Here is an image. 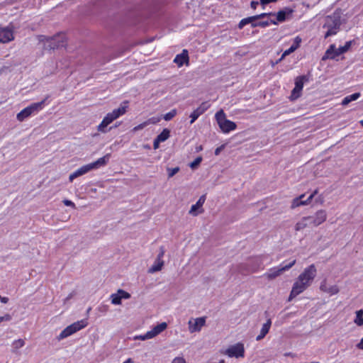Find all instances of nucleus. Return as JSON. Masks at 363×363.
<instances>
[{"instance_id":"1","label":"nucleus","mask_w":363,"mask_h":363,"mask_svg":"<svg viewBox=\"0 0 363 363\" xmlns=\"http://www.w3.org/2000/svg\"><path fill=\"white\" fill-rule=\"evenodd\" d=\"M317 274V269L314 264L304 269L294 283L288 301H292L300 294L306 291L312 284Z\"/></svg>"},{"instance_id":"2","label":"nucleus","mask_w":363,"mask_h":363,"mask_svg":"<svg viewBox=\"0 0 363 363\" xmlns=\"http://www.w3.org/2000/svg\"><path fill=\"white\" fill-rule=\"evenodd\" d=\"M274 15L272 13H262L259 15L250 16L247 18H242L238 23V28L242 29L247 24L251 23L252 28L262 27L265 28L271 24L277 25L275 20H266V21H257L269 16Z\"/></svg>"},{"instance_id":"3","label":"nucleus","mask_w":363,"mask_h":363,"mask_svg":"<svg viewBox=\"0 0 363 363\" xmlns=\"http://www.w3.org/2000/svg\"><path fill=\"white\" fill-rule=\"evenodd\" d=\"M109 155L107 154L106 155L99 158L97 160H96L94 162L87 164L86 165H84L81 167L80 168L77 169L76 171H74L73 173H72L69 177V182H72L75 178L82 176L89 171L98 169L101 167L105 166L108 160Z\"/></svg>"},{"instance_id":"4","label":"nucleus","mask_w":363,"mask_h":363,"mask_svg":"<svg viewBox=\"0 0 363 363\" xmlns=\"http://www.w3.org/2000/svg\"><path fill=\"white\" fill-rule=\"evenodd\" d=\"M341 25L340 15L339 13L334 12L332 16H327L323 25L327 31L324 35L325 38L337 34Z\"/></svg>"},{"instance_id":"5","label":"nucleus","mask_w":363,"mask_h":363,"mask_svg":"<svg viewBox=\"0 0 363 363\" xmlns=\"http://www.w3.org/2000/svg\"><path fill=\"white\" fill-rule=\"evenodd\" d=\"M49 98L48 96H47L43 100H42L40 102L37 103H33L30 106L26 107L22 111H21L16 116V118L18 121L22 122L28 117L30 116L32 114H35L38 113L40 111H41L47 101V99Z\"/></svg>"},{"instance_id":"6","label":"nucleus","mask_w":363,"mask_h":363,"mask_svg":"<svg viewBox=\"0 0 363 363\" xmlns=\"http://www.w3.org/2000/svg\"><path fill=\"white\" fill-rule=\"evenodd\" d=\"M215 118L223 133H229L237 128V125L235 122L226 118V115L223 109L216 112Z\"/></svg>"},{"instance_id":"7","label":"nucleus","mask_w":363,"mask_h":363,"mask_svg":"<svg viewBox=\"0 0 363 363\" xmlns=\"http://www.w3.org/2000/svg\"><path fill=\"white\" fill-rule=\"evenodd\" d=\"M125 107H119L116 109H114L112 112L107 113L101 123L98 125V131L104 133H106L108 131L106 128L107 126L114 120L125 114Z\"/></svg>"},{"instance_id":"8","label":"nucleus","mask_w":363,"mask_h":363,"mask_svg":"<svg viewBox=\"0 0 363 363\" xmlns=\"http://www.w3.org/2000/svg\"><path fill=\"white\" fill-rule=\"evenodd\" d=\"M38 39L40 42L48 43L47 48L50 50L57 49L64 47L66 45L64 34H57L53 37L48 38L45 35H39Z\"/></svg>"},{"instance_id":"9","label":"nucleus","mask_w":363,"mask_h":363,"mask_svg":"<svg viewBox=\"0 0 363 363\" xmlns=\"http://www.w3.org/2000/svg\"><path fill=\"white\" fill-rule=\"evenodd\" d=\"M88 325L86 320H81L66 327L59 335V340L67 337L77 331L84 328Z\"/></svg>"},{"instance_id":"10","label":"nucleus","mask_w":363,"mask_h":363,"mask_svg":"<svg viewBox=\"0 0 363 363\" xmlns=\"http://www.w3.org/2000/svg\"><path fill=\"white\" fill-rule=\"evenodd\" d=\"M88 325L86 320H81L66 327L59 335V340L67 337L77 331L84 328Z\"/></svg>"},{"instance_id":"11","label":"nucleus","mask_w":363,"mask_h":363,"mask_svg":"<svg viewBox=\"0 0 363 363\" xmlns=\"http://www.w3.org/2000/svg\"><path fill=\"white\" fill-rule=\"evenodd\" d=\"M88 325L86 320H81L66 327L59 335V340L67 337L77 331L84 328Z\"/></svg>"},{"instance_id":"12","label":"nucleus","mask_w":363,"mask_h":363,"mask_svg":"<svg viewBox=\"0 0 363 363\" xmlns=\"http://www.w3.org/2000/svg\"><path fill=\"white\" fill-rule=\"evenodd\" d=\"M296 259H293L288 264H285V262H282L278 268L274 267L271 268L264 275L269 279H273L281 274V272L286 271L291 268L296 264Z\"/></svg>"},{"instance_id":"13","label":"nucleus","mask_w":363,"mask_h":363,"mask_svg":"<svg viewBox=\"0 0 363 363\" xmlns=\"http://www.w3.org/2000/svg\"><path fill=\"white\" fill-rule=\"evenodd\" d=\"M306 80V77L304 75L299 76L296 78L295 86L293 89L290 96V99L291 100H295L301 96V91L303 88L304 82Z\"/></svg>"},{"instance_id":"14","label":"nucleus","mask_w":363,"mask_h":363,"mask_svg":"<svg viewBox=\"0 0 363 363\" xmlns=\"http://www.w3.org/2000/svg\"><path fill=\"white\" fill-rule=\"evenodd\" d=\"M327 213L325 210L318 211L313 216H307L311 227H316L326 220Z\"/></svg>"},{"instance_id":"15","label":"nucleus","mask_w":363,"mask_h":363,"mask_svg":"<svg viewBox=\"0 0 363 363\" xmlns=\"http://www.w3.org/2000/svg\"><path fill=\"white\" fill-rule=\"evenodd\" d=\"M167 327V324L165 322L161 323L155 326L151 330L147 331L145 335H140L139 338L142 340L151 339L164 331Z\"/></svg>"},{"instance_id":"16","label":"nucleus","mask_w":363,"mask_h":363,"mask_svg":"<svg viewBox=\"0 0 363 363\" xmlns=\"http://www.w3.org/2000/svg\"><path fill=\"white\" fill-rule=\"evenodd\" d=\"M225 354L230 357H243L245 355V348L242 343H237L225 351Z\"/></svg>"},{"instance_id":"17","label":"nucleus","mask_w":363,"mask_h":363,"mask_svg":"<svg viewBox=\"0 0 363 363\" xmlns=\"http://www.w3.org/2000/svg\"><path fill=\"white\" fill-rule=\"evenodd\" d=\"M211 105L208 101H204L200 104L190 115V123H194L197 118L210 108Z\"/></svg>"},{"instance_id":"18","label":"nucleus","mask_w":363,"mask_h":363,"mask_svg":"<svg viewBox=\"0 0 363 363\" xmlns=\"http://www.w3.org/2000/svg\"><path fill=\"white\" fill-rule=\"evenodd\" d=\"M205 323L206 317H201L194 320H190L188 323L189 330L191 333L200 331Z\"/></svg>"},{"instance_id":"19","label":"nucleus","mask_w":363,"mask_h":363,"mask_svg":"<svg viewBox=\"0 0 363 363\" xmlns=\"http://www.w3.org/2000/svg\"><path fill=\"white\" fill-rule=\"evenodd\" d=\"M13 30L9 27L2 28L0 29V43H7L13 40Z\"/></svg>"},{"instance_id":"20","label":"nucleus","mask_w":363,"mask_h":363,"mask_svg":"<svg viewBox=\"0 0 363 363\" xmlns=\"http://www.w3.org/2000/svg\"><path fill=\"white\" fill-rule=\"evenodd\" d=\"M317 192H318L317 190H315L305 201L303 200V199L305 196V194H301L298 197H296V198L294 199L293 201H292V203H291V208H295L298 207V206H300L301 205H306V204L309 203L311 202V201L313 199V198L314 197V196L317 194Z\"/></svg>"},{"instance_id":"21","label":"nucleus","mask_w":363,"mask_h":363,"mask_svg":"<svg viewBox=\"0 0 363 363\" xmlns=\"http://www.w3.org/2000/svg\"><path fill=\"white\" fill-rule=\"evenodd\" d=\"M206 196L202 195L200 196L197 202L192 205L191 209L189 211V213L192 216H197L199 213H203V210L202 209V206L205 203Z\"/></svg>"},{"instance_id":"22","label":"nucleus","mask_w":363,"mask_h":363,"mask_svg":"<svg viewBox=\"0 0 363 363\" xmlns=\"http://www.w3.org/2000/svg\"><path fill=\"white\" fill-rule=\"evenodd\" d=\"M301 38L299 36H296L294 39L293 44L290 46V48L287 50H286L281 57L279 59V60L277 62V63L281 62L286 56L290 55L291 53L294 52L295 50H296L301 45Z\"/></svg>"},{"instance_id":"23","label":"nucleus","mask_w":363,"mask_h":363,"mask_svg":"<svg viewBox=\"0 0 363 363\" xmlns=\"http://www.w3.org/2000/svg\"><path fill=\"white\" fill-rule=\"evenodd\" d=\"M294 9L289 7H285L283 10H280L277 13V20L275 21L277 23L278 22H284L287 18L291 17L294 13Z\"/></svg>"},{"instance_id":"24","label":"nucleus","mask_w":363,"mask_h":363,"mask_svg":"<svg viewBox=\"0 0 363 363\" xmlns=\"http://www.w3.org/2000/svg\"><path fill=\"white\" fill-rule=\"evenodd\" d=\"M189 60L188 51L186 50H183L182 53L176 55L174 62L179 67H182L184 64H188Z\"/></svg>"},{"instance_id":"25","label":"nucleus","mask_w":363,"mask_h":363,"mask_svg":"<svg viewBox=\"0 0 363 363\" xmlns=\"http://www.w3.org/2000/svg\"><path fill=\"white\" fill-rule=\"evenodd\" d=\"M272 320L268 319L267 322L262 325L259 334L257 336L256 340L257 341L262 340L266 335L269 333L271 328Z\"/></svg>"},{"instance_id":"26","label":"nucleus","mask_w":363,"mask_h":363,"mask_svg":"<svg viewBox=\"0 0 363 363\" xmlns=\"http://www.w3.org/2000/svg\"><path fill=\"white\" fill-rule=\"evenodd\" d=\"M338 50L336 49L335 45L332 44L329 46L328 50H326L324 56L323 57V60H325L326 59H331L333 60L335 57H337L338 55H336Z\"/></svg>"},{"instance_id":"27","label":"nucleus","mask_w":363,"mask_h":363,"mask_svg":"<svg viewBox=\"0 0 363 363\" xmlns=\"http://www.w3.org/2000/svg\"><path fill=\"white\" fill-rule=\"evenodd\" d=\"M360 96H361V94L359 92L354 93L351 95L347 96L343 99V100L342 101V105L346 106L348 104H350L351 101L357 100L360 97Z\"/></svg>"},{"instance_id":"28","label":"nucleus","mask_w":363,"mask_h":363,"mask_svg":"<svg viewBox=\"0 0 363 363\" xmlns=\"http://www.w3.org/2000/svg\"><path fill=\"white\" fill-rule=\"evenodd\" d=\"M307 216L303 217L301 220L298 222L295 225V230L299 231L306 228V227H311L308 220L306 219Z\"/></svg>"},{"instance_id":"29","label":"nucleus","mask_w":363,"mask_h":363,"mask_svg":"<svg viewBox=\"0 0 363 363\" xmlns=\"http://www.w3.org/2000/svg\"><path fill=\"white\" fill-rule=\"evenodd\" d=\"M164 265L163 260H158L156 259L154 264L152 265V267L149 269V272L154 273L156 272H159L162 269V267Z\"/></svg>"},{"instance_id":"30","label":"nucleus","mask_w":363,"mask_h":363,"mask_svg":"<svg viewBox=\"0 0 363 363\" xmlns=\"http://www.w3.org/2000/svg\"><path fill=\"white\" fill-rule=\"evenodd\" d=\"M170 136V131L167 128H164L162 131L157 136V140L161 143L167 140Z\"/></svg>"},{"instance_id":"31","label":"nucleus","mask_w":363,"mask_h":363,"mask_svg":"<svg viewBox=\"0 0 363 363\" xmlns=\"http://www.w3.org/2000/svg\"><path fill=\"white\" fill-rule=\"evenodd\" d=\"M354 323L358 326L363 325V310L360 309L356 311V318L354 319Z\"/></svg>"},{"instance_id":"32","label":"nucleus","mask_w":363,"mask_h":363,"mask_svg":"<svg viewBox=\"0 0 363 363\" xmlns=\"http://www.w3.org/2000/svg\"><path fill=\"white\" fill-rule=\"evenodd\" d=\"M351 45H352L351 41L346 42L345 45L340 46L339 48H337L338 52L336 54V55H340L341 54L346 52L350 48Z\"/></svg>"},{"instance_id":"33","label":"nucleus","mask_w":363,"mask_h":363,"mask_svg":"<svg viewBox=\"0 0 363 363\" xmlns=\"http://www.w3.org/2000/svg\"><path fill=\"white\" fill-rule=\"evenodd\" d=\"M111 303L113 305H120L121 304L122 298L120 297L118 293L113 294L111 295Z\"/></svg>"},{"instance_id":"34","label":"nucleus","mask_w":363,"mask_h":363,"mask_svg":"<svg viewBox=\"0 0 363 363\" xmlns=\"http://www.w3.org/2000/svg\"><path fill=\"white\" fill-rule=\"evenodd\" d=\"M177 115V110L172 109L169 112L165 113L163 116V118L168 121L172 120Z\"/></svg>"},{"instance_id":"35","label":"nucleus","mask_w":363,"mask_h":363,"mask_svg":"<svg viewBox=\"0 0 363 363\" xmlns=\"http://www.w3.org/2000/svg\"><path fill=\"white\" fill-rule=\"evenodd\" d=\"M339 288L337 285H333L328 287L325 293L329 294L330 295H335L339 292Z\"/></svg>"},{"instance_id":"36","label":"nucleus","mask_w":363,"mask_h":363,"mask_svg":"<svg viewBox=\"0 0 363 363\" xmlns=\"http://www.w3.org/2000/svg\"><path fill=\"white\" fill-rule=\"evenodd\" d=\"M117 293L118 294V295L120 296V297L122 299L123 298V299H128V298H130V294L128 292H127V291H124L123 289H118L117 291Z\"/></svg>"},{"instance_id":"37","label":"nucleus","mask_w":363,"mask_h":363,"mask_svg":"<svg viewBox=\"0 0 363 363\" xmlns=\"http://www.w3.org/2000/svg\"><path fill=\"white\" fill-rule=\"evenodd\" d=\"M201 161H202V157H198L192 162L190 163L189 166L191 169H195L200 164Z\"/></svg>"},{"instance_id":"38","label":"nucleus","mask_w":363,"mask_h":363,"mask_svg":"<svg viewBox=\"0 0 363 363\" xmlns=\"http://www.w3.org/2000/svg\"><path fill=\"white\" fill-rule=\"evenodd\" d=\"M25 345V342L22 339H18L15 340L13 343V346L15 349H18L22 347Z\"/></svg>"},{"instance_id":"39","label":"nucleus","mask_w":363,"mask_h":363,"mask_svg":"<svg viewBox=\"0 0 363 363\" xmlns=\"http://www.w3.org/2000/svg\"><path fill=\"white\" fill-rule=\"evenodd\" d=\"M179 171V167H176L174 168H168L167 169V172H168V177L170 178V177H172L174 175H175Z\"/></svg>"},{"instance_id":"40","label":"nucleus","mask_w":363,"mask_h":363,"mask_svg":"<svg viewBox=\"0 0 363 363\" xmlns=\"http://www.w3.org/2000/svg\"><path fill=\"white\" fill-rule=\"evenodd\" d=\"M63 203L67 206H70L73 208H76V206L74 204V202H72V201L70 200H68V199H65L63 200Z\"/></svg>"},{"instance_id":"41","label":"nucleus","mask_w":363,"mask_h":363,"mask_svg":"<svg viewBox=\"0 0 363 363\" xmlns=\"http://www.w3.org/2000/svg\"><path fill=\"white\" fill-rule=\"evenodd\" d=\"M172 363H186V360L183 357H175Z\"/></svg>"},{"instance_id":"42","label":"nucleus","mask_w":363,"mask_h":363,"mask_svg":"<svg viewBox=\"0 0 363 363\" xmlns=\"http://www.w3.org/2000/svg\"><path fill=\"white\" fill-rule=\"evenodd\" d=\"M328 289V287L327 286V284H326V281L324 280L323 281H322V283L320 284V289L323 291V292H326L327 289Z\"/></svg>"},{"instance_id":"43","label":"nucleus","mask_w":363,"mask_h":363,"mask_svg":"<svg viewBox=\"0 0 363 363\" xmlns=\"http://www.w3.org/2000/svg\"><path fill=\"white\" fill-rule=\"evenodd\" d=\"M160 143L161 142L160 140H157V138L154 140L153 147H154L155 150H157V149L159 148Z\"/></svg>"},{"instance_id":"44","label":"nucleus","mask_w":363,"mask_h":363,"mask_svg":"<svg viewBox=\"0 0 363 363\" xmlns=\"http://www.w3.org/2000/svg\"><path fill=\"white\" fill-rule=\"evenodd\" d=\"M147 124H148V122H145L143 123L139 124L138 125H137L136 127L134 128V130H138L142 129Z\"/></svg>"},{"instance_id":"45","label":"nucleus","mask_w":363,"mask_h":363,"mask_svg":"<svg viewBox=\"0 0 363 363\" xmlns=\"http://www.w3.org/2000/svg\"><path fill=\"white\" fill-rule=\"evenodd\" d=\"M277 1V0H260V3L262 5H266V4H268L269 3L276 2Z\"/></svg>"},{"instance_id":"46","label":"nucleus","mask_w":363,"mask_h":363,"mask_svg":"<svg viewBox=\"0 0 363 363\" xmlns=\"http://www.w3.org/2000/svg\"><path fill=\"white\" fill-rule=\"evenodd\" d=\"M357 347L359 350H363V337L361 339L360 342L357 345Z\"/></svg>"},{"instance_id":"47","label":"nucleus","mask_w":363,"mask_h":363,"mask_svg":"<svg viewBox=\"0 0 363 363\" xmlns=\"http://www.w3.org/2000/svg\"><path fill=\"white\" fill-rule=\"evenodd\" d=\"M163 255H164V250H163V249L162 248V249H161V252H160L159 253V255H157V259L158 260H162V258Z\"/></svg>"},{"instance_id":"48","label":"nucleus","mask_w":363,"mask_h":363,"mask_svg":"<svg viewBox=\"0 0 363 363\" xmlns=\"http://www.w3.org/2000/svg\"><path fill=\"white\" fill-rule=\"evenodd\" d=\"M258 4H259V3H258L257 1H252L251 2V4H250L252 9H256V8H257V6Z\"/></svg>"},{"instance_id":"49","label":"nucleus","mask_w":363,"mask_h":363,"mask_svg":"<svg viewBox=\"0 0 363 363\" xmlns=\"http://www.w3.org/2000/svg\"><path fill=\"white\" fill-rule=\"evenodd\" d=\"M223 145L220 146V147H217L216 150H215V155H218L221 151V150L223 149Z\"/></svg>"},{"instance_id":"50","label":"nucleus","mask_w":363,"mask_h":363,"mask_svg":"<svg viewBox=\"0 0 363 363\" xmlns=\"http://www.w3.org/2000/svg\"><path fill=\"white\" fill-rule=\"evenodd\" d=\"M10 320V315H6L5 316L0 317V322H1L3 320Z\"/></svg>"},{"instance_id":"51","label":"nucleus","mask_w":363,"mask_h":363,"mask_svg":"<svg viewBox=\"0 0 363 363\" xmlns=\"http://www.w3.org/2000/svg\"><path fill=\"white\" fill-rule=\"evenodd\" d=\"M0 299H1V301L4 303H6L9 301V298H7V297H1Z\"/></svg>"},{"instance_id":"52","label":"nucleus","mask_w":363,"mask_h":363,"mask_svg":"<svg viewBox=\"0 0 363 363\" xmlns=\"http://www.w3.org/2000/svg\"><path fill=\"white\" fill-rule=\"evenodd\" d=\"M132 359L130 358H128L126 361H125L123 363H131Z\"/></svg>"},{"instance_id":"53","label":"nucleus","mask_w":363,"mask_h":363,"mask_svg":"<svg viewBox=\"0 0 363 363\" xmlns=\"http://www.w3.org/2000/svg\"><path fill=\"white\" fill-rule=\"evenodd\" d=\"M359 123H360L361 125L363 127V120H361Z\"/></svg>"},{"instance_id":"54","label":"nucleus","mask_w":363,"mask_h":363,"mask_svg":"<svg viewBox=\"0 0 363 363\" xmlns=\"http://www.w3.org/2000/svg\"><path fill=\"white\" fill-rule=\"evenodd\" d=\"M91 310V308H89L88 310H87V313H89Z\"/></svg>"}]
</instances>
